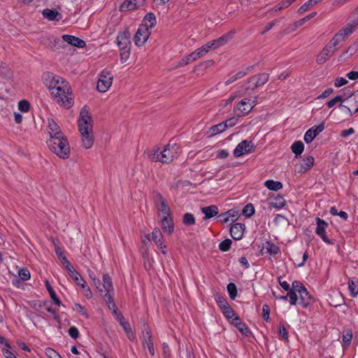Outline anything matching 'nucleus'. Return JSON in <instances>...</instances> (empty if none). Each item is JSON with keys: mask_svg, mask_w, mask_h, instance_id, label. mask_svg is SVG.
<instances>
[{"mask_svg": "<svg viewBox=\"0 0 358 358\" xmlns=\"http://www.w3.org/2000/svg\"><path fill=\"white\" fill-rule=\"evenodd\" d=\"M43 80L55 101L67 108L73 105L70 87L66 81L50 72L43 75Z\"/></svg>", "mask_w": 358, "mask_h": 358, "instance_id": "nucleus-1", "label": "nucleus"}, {"mask_svg": "<svg viewBox=\"0 0 358 358\" xmlns=\"http://www.w3.org/2000/svg\"><path fill=\"white\" fill-rule=\"evenodd\" d=\"M78 127L83 147L86 149L91 148L94 141L92 120L88 110L85 107L83 108L80 110Z\"/></svg>", "mask_w": 358, "mask_h": 358, "instance_id": "nucleus-2", "label": "nucleus"}, {"mask_svg": "<svg viewBox=\"0 0 358 358\" xmlns=\"http://www.w3.org/2000/svg\"><path fill=\"white\" fill-rule=\"evenodd\" d=\"M181 152L180 147L176 143H169L161 150L158 146L155 147L149 153L150 160L169 164L177 159Z\"/></svg>", "mask_w": 358, "mask_h": 358, "instance_id": "nucleus-3", "label": "nucleus"}, {"mask_svg": "<svg viewBox=\"0 0 358 358\" xmlns=\"http://www.w3.org/2000/svg\"><path fill=\"white\" fill-rule=\"evenodd\" d=\"M50 150L62 159H66L70 154V147L67 139L62 135L50 138L48 141Z\"/></svg>", "mask_w": 358, "mask_h": 358, "instance_id": "nucleus-4", "label": "nucleus"}, {"mask_svg": "<svg viewBox=\"0 0 358 358\" xmlns=\"http://www.w3.org/2000/svg\"><path fill=\"white\" fill-rule=\"evenodd\" d=\"M256 101H251L250 99H244L238 101L236 107L234 108V113L238 117L245 116L248 115L256 105Z\"/></svg>", "mask_w": 358, "mask_h": 358, "instance_id": "nucleus-5", "label": "nucleus"}, {"mask_svg": "<svg viewBox=\"0 0 358 358\" xmlns=\"http://www.w3.org/2000/svg\"><path fill=\"white\" fill-rule=\"evenodd\" d=\"M113 76L106 70H103L99 76L96 88L101 92H106L111 86Z\"/></svg>", "mask_w": 358, "mask_h": 358, "instance_id": "nucleus-6", "label": "nucleus"}, {"mask_svg": "<svg viewBox=\"0 0 358 358\" xmlns=\"http://www.w3.org/2000/svg\"><path fill=\"white\" fill-rule=\"evenodd\" d=\"M306 287L299 281H294L292 285V289L288 292L287 296H282V299H286L289 298L291 305H296L298 301V293Z\"/></svg>", "mask_w": 358, "mask_h": 358, "instance_id": "nucleus-7", "label": "nucleus"}, {"mask_svg": "<svg viewBox=\"0 0 358 358\" xmlns=\"http://www.w3.org/2000/svg\"><path fill=\"white\" fill-rule=\"evenodd\" d=\"M93 282L101 293L113 292L112 280L108 274L103 275L102 283L96 278H93Z\"/></svg>", "mask_w": 358, "mask_h": 358, "instance_id": "nucleus-8", "label": "nucleus"}, {"mask_svg": "<svg viewBox=\"0 0 358 358\" xmlns=\"http://www.w3.org/2000/svg\"><path fill=\"white\" fill-rule=\"evenodd\" d=\"M254 149V144L247 140L242 141L234 150V155L236 157H241L245 154L251 153Z\"/></svg>", "mask_w": 358, "mask_h": 358, "instance_id": "nucleus-9", "label": "nucleus"}, {"mask_svg": "<svg viewBox=\"0 0 358 358\" xmlns=\"http://www.w3.org/2000/svg\"><path fill=\"white\" fill-rule=\"evenodd\" d=\"M316 224H317V228L315 229V233L317 235L320 236L322 240L329 245H333L334 244V241L329 239L326 236V229L328 227V223L326 222L324 220L320 219V217L316 218Z\"/></svg>", "mask_w": 358, "mask_h": 358, "instance_id": "nucleus-10", "label": "nucleus"}, {"mask_svg": "<svg viewBox=\"0 0 358 358\" xmlns=\"http://www.w3.org/2000/svg\"><path fill=\"white\" fill-rule=\"evenodd\" d=\"M150 35V32L147 30V28L139 26L134 36L135 44L138 47L143 46L148 39Z\"/></svg>", "mask_w": 358, "mask_h": 358, "instance_id": "nucleus-11", "label": "nucleus"}, {"mask_svg": "<svg viewBox=\"0 0 358 358\" xmlns=\"http://www.w3.org/2000/svg\"><path fill=\"white\" fill-rule=\"evenodd\" d=\"M324 129V124L321 123L309 129L304 134L303 139L306 143H310Z\"/></svg>", "mask_w": 358, "mask_h": 358, "instance_id": "nucleus-12", "label": "nucleus"}, {"mask_svg": "<svg viewBox=\"0 0 358 358\" xmlns=\"http://www.w3.org/2000/svg\"><path fill=\"white\" fill-rule=\"evenodd\" d=\"M143 346L147 348L152 356L155 355V348L152 340V335L148 328H145L143 331Z\"/></svg>", "mask_w": 358, "mask_h": 358, "instance_id": "nucleus-13", "label": "nucleus"}, {"mask_svg": "<svg viewBox=\"0 0 358 358\" xmlns=\"http://www.w3.org/2000/svg\"><path fill=\"white\" fill-rule=\"evenodd\" d=\"M117 46L120 50L130 48V36L127 32L120 33L116 38Z\"/></svg>", "mask_w": 358, "mask_h": 358, "instance_id": "nucleus-14", "label": "nucleus"}, {"mask_svg": "<svg viewBox=\"0 0 358 358\" xmlns=\"http://www.w3.org/2000/svg\"><path fill=\"white\" fill-rule=\"evenodd\" d=\"M152 240L155 243L157 246L162 250L163 254L166 253V245H164L162 234L159 229L155 228L152 232Z\"/></svg>", "mask_w": 358, "mask_h": 358, "instance_id": "nucleus-15", "label": "nucleus"}, {"mask_svg": "<svg viewBox=\"0 0 358 358\" xmlns=\"http://www.w3.org/2000/svg\"><path fill=\"white\" fill-rule=\"evenodd\" d=\"M245 224L242 223H236L230 228V234L234 240H241L244 234Z\"/></svg>", "mask_w": 358, "mask_h": 358, "instance_id": "nucleus-16", "label": "nucleus"}, {"mask_svg": "<svg viewBox=\"0 0 358 358\" xmlns=\"http://www.w3.org/2000/svg\"><path fill=\"white\" fill-rule=\"evenodd\" d=\"M62 39L68 44L72 45L77 48H84L86 45L85 42L75 36L64 34L62 36Z\"/></svg>", "mask_w": 358, "mask_h": 358, "instance_id": "nucleus-17", "label": "nucleus"}, {"mask_svg": "<svg viewBox=\"0 0 358 358\" xmlns=\"http://www.w3.org/2000/svg\"><path fill=\"white\" fill-rule=\"evenodd\" d=\"M156 201L159 203L158 210L163 213L164 216H171L170 208L166 203L165 199L160 194H157L155 197Z\"/></svg>", "mask_w": 358, "mask_h": 358, "instance_id": "nucleus-18", "label": "nucleus"}, {"mask_svg": "<svg viewBox=\"0 0 358 358\" xmlns=\"http://www.w3.org/2000/svg\"><path fill=\"white\" fill-rule=\"evenodd\" d=\"M48 133L50 134V138L60 136L63 135L59 127L52 119H48Z\"/></svg>", "mask_w": 358, "mask_h": 358, "instance_id": "nucleus-19", "label": "nucleus"}, {"mask_svg": "<svg viewBox=\"0 0 358 358\" xmlns=\"http://www.w3.org/2000/svg\"><path fill=\"white\" fill-rule=\"evenodd\" d=\"M212 48V44H210V43H207L206 45H203L201 48H198L196 51L192 52L190 54V57H192V60L195 61L198 59L199 58L203 57L205 55L210 49Z\"/></svg>", "mask_w": 358, "mask_h": 358, "instance_id": "nucleus-20", "label": "nucleus"}, {"mask_svg": "<svg viewBox=\"0 0 358 358\" xmlns=\"http://www.w3.org/2000/svg\"><path fill=\"white\" fill-rule=\"evenodd\" d=\"M334 52V50H331L328 46H325L321 52L317 57V63L319 64H324Z\"/></svg>", "mask_w": 358, "mask_h": 358, "instance_id": "nucleus-21", "label": "nucleus"}, {"mask_svg": "<svg viewBox=\"0 0 358 358\" xmlns=\"http://www.w3.org/2000/svg\"><path fill=\"white\" fill-rule=\"evenodd\" d=\"M162 226L165 233L171 234L173 231L174 225L171 216H164L162 220Z\"/></svg>", "mask_w": 358, "mask_h": 358, "instance_id": "nucleus-22", "label": "nucleus"}, {"mask_svg": "<svg viewBox=\"0 0 358 358\" xmlns=\"http://www.w3.org/2000/svg\"><path fill=\"white\" fill-rule=\"evenodd\" d=\"M42 15L50 21H59L62 19V15L54 9L45 8L42 11Z\"/></svg>", "mask_w": 358, "mask_h": 358, "instance_id": "nucleus-23", "label": "nucleus"}, {"mask_svg": "<svg viewBox=\"0 0 358 358\" xmlns=\"http://www.w3.org/2000/svg\"><path fill=\"white\" fill-rule=\"evenodd\" d=\"M315 159L313 157L308 156L303 159L300 163L299 172L302 173L310 169L314 165Z\"/></svg>", "mask_w": 358, "mask_h": 358, "instance_id": "nucleus-24", "label": "nucleus"}, {"mask_svg": "<svg viewBox=\"0 0 358 358\" xmlns=\"http://www.w3.org/2000/svg\"><path fill=\"white\" fill-rule=\"evenodd\" d=\"M156 22L155 15L152 13H149L144 17L143 22L140 26L147 28V30L149 31L150 29L155 26Z\"/></svg>", "mask_w": 358, "mask_h": 358, "instance_id": "nucleus-25", "label": "nucleus"}, {"mask_svg": "<svg viewBox=\"0 0 358 358\" xmlns=\"http://www.w3.org/2000/svg\"><path fill=\"white\" fill-rule=\"evenodd\" d=\"M298 294L300 295L299 304L301 305L303 307H307L313 301L312 297L308 292L306 288L302 289V291L299 292Z\"/></svg>", "mask_w": 358, "mask_h": 358, "instance_id": "nucleus-26", "label": "nucleus"}, {"mask_svg": "<svg viewBox=\"0 0 358 358\" xmlns=\"http://www.w3.org/2000/svg\"><path fill=\"white\" fill-rule=\"evenodd\" d=\"M268 78H269L268 74L265 73H260L257 76H255L252 78H251V79H250L251 81L252 80L255 81L253 89H256V88L264 85L268 80Z\"/></svg>", "mask_w": 358, "mask_h": 358, "instance_id": "nucleus-27", "label": "nucleus"}, {"mask_svg": "<svg viewBox=\"0 0 358 358\" xmlns=\"http://www.w3.org/2000/svg\"><path fill=\"white\" fill-rule=\"evenodd\" d=\"M117 320L120 322V324L122 327L125 332L128 334V338L131 340L134 336L131 331V327L128 322H127L122 314L117 315Z\"/></svg>", "mask_w": 358, "mask_h": 358, "instance_id": "nucleus-28", "label": "nucleus"}, {"mask_svg": "<svg viewBox=\"0 0 358 358\" xmlns=\"http://www.w3.org/2000/svg\"><path fill=\"white\" fill-rule=\"evenodd\" d=\"M230 322L235 326L242 334L247 335L249 333V329L245 323L242 322L239 317H235Z\"/></svg>", "mask_w": 358, "mask_h": 358, "instance_id": "nucleus-29", "label": "nucleus"}, {"mask_svg": "<svg viewBox=\"0 0 358 358\" xmlns=\"http://www.w3.org/2000/svg\"><path fill=\"white\" fill-rule=\"evenodd\" d=\"M202 213L205 215L204 219H210L218 213V208L216 206H210L201 208Z\"/></svg>", "mask_w": 358, "mask_h": 358, "instance_id": "nucleus-30", "label": "nucleus"}, {"mask_svg": "<svg viewBox=\"0 0 358 358\" xmlns=\"http://www.w3.org/2000/svg\"><path fill=\"white\" fill-rule=\"evenodd\" d=\"M231 38V34L229 33V34H227L226 35H223V36H220V38H218L217 39L212 41L209 43H210V44H212V48H217L225 44L229 41V39H230Z\"/></svg>", "mask_w": 358, "mask_h": 358, "instance_id": "nucleus-31", "label": "nucleus"}, {"mask_svg": "<svg viewBox=\"0 0 358 358\" xmlns=\"http://www.w3.org/2000/svg\"><path fill=\"white\" fill-rule=\"evenodd\" d=\"M348 289L352 297L358 294V279L352 278L348 280Z\"/></svg>", "mask_w": 358, "mask_h": 358, "instance_id": "nucleus-32", "label": "nucleus"}, {"mask_svg": "<svg viewBox=\"0 0 358 358\" xmlns=\"http://www.w3.org/2000/svg\"><path fill=\"white\" fill-rule=\"evenodd\" d=\"M269 205L275 208L280 209L285 206V200L282 196H277L276 197L270 200Z\"/></svg>", "mask_w": 358, "mask_h": 358, "instance_id": "nucleus-33", "label": "nucleus"}, {"mask_svg": "<svg viewBox=\"0 0 358 358\" xmlns=\"http://www.w3.org/2000/svg\"><path fill=\"white\" fill-rule=\"evenodd\" d=\"M45 284L47 290L48 291L49 294H50L51 299L54 301L55 303L57 306L62 305V301L57 296L55 292L54 291L53 288L52 287V286L50 285V284L48 280H45Z\"/></svg>", "mask_w": 358, "mask_h": 358, "instance_id": "nucleus-34", "label": "nucleus"}, {"mask_svg": "<svg viewBox=\"0 0 358 358\" xmlns=\"http://www.w3.org/2000/svg\"><path fill=\"white\" fill-rule=\"evenodd\" d=\"M144 1L145 0H127L122 6L126 7L128 10H133L140 6Z\"/></svg>", "mask_w": 358, "mask_h": 358, "instance_id": "nucleus-35", "label": "nucleus"}, {"mask_svg": "<svg viewBox=\"0 0 358 358\" xmlns=\"http://www.w3.org/2000/svg\"><path fill=\"white\" fill-rule=\"evenodd\" d=\"M264 185L270 190L278 191L282 188V182L279 181H274L272 180H266Z\"/></svg>", "mask_w": 358, "mask_h": 358, "instance_id": "nucleus-36", "label": "nucleus"}, {"mask_svg": "<svg viewBox=\"0 0 358 358\" xmlns=\"http://www.w3.org/2000/svg\"><path fill=\"white\" fill-rule=\"evenodd\" d=\"M352 338V333L351 330H345L343 332V336H342V341H343V349L348 348L350 346L351 343V341Z\"/></svg>", "mask_w": 358, "mask_h": 358, "instance_id": "nucleus-37", "label": "nucleus"}, {"mask_svg": "<svg viewBox=\"0 0 358 358\" xmlns=\"http://www.w3.org/2000/svg\"><path fill=\"white\" fill-rule=\"evenodd\" d=\"M292 151L295 154L296 157L301 155L304 150L303 143L301 141H295L291 147Z\"/></svg>", "mask_w": 358, "mask_h": 358, "instance_id": "nucleus-38", "label": "nucleus"}, {"mask_svg": "<svg viewBox=\"0 0 358 358\" xmlns=\"http://www.w3.org/2000/svg\"><path fill=\"white\" fill-rule=\"evenodd\" d=\"M343 37L341 36V34L337 33L331 40L328 43L327 46L331 50H334V48H336L341 41H343Z\"/></svg>", "mask_w": 358, "mask_h": 358, "instance_id": "nucleus-39", "label": "nucleus"}, {"mask_svg": "<svg viewBox=\"0 0 358 358\" xmlns=\"http://www.w3.org/2000/svg\"><path fill=\"white\" fill-rule=\"evenodd\" d=\"M266 249L267 252L272 255H277L280 252V248L271 241L266 242Z\"/></svg>", "mask_w": 358, "mask_h": 358, "instance_id": "nucleus-40", "label": "nucleus"}, {"mask_svg": "<svg viewBox=\"0 0 358 358\" xmlns=\"http://www.w3.org/2000/svg\"><path fill=\"white\" fill-rule=\"evenodd\" d=\"M293 1H294V0L282 1L280 2L278 4H277L272 9H271V12H277V11L281 10L284 8H286L289 7Z\"/></svg>", "mask_w": 358, "mask_h": 358, "instance_id": "nucleus-41", "label": "nucleus"}, {"mask_svg": "<svg viewBox=\"0 0 358 358\" xmlns=\"http://www.w3.org/2000/svg\"><path fill=\"white\" fill-rule=\"evenodd\" d=\"M355 25L352 24H348L346 26L343 27L338 33L341 34V36L345 38V36H348L352 34L355 28Z\"/></svg>", "mask_w": 358, "mask_h": 358, "instance_id": "nucleus-42", "label": "nucleus"}, {"mask_svg": "<svg viewBox=\"0 0 358 358\" xmlns=\"http://www.w3.org/2000/svg\"><path fill=\"white\" fill-rule=\"evenodd\" d=\"M222 311L224 317L229 321L232 320L234 317H237L236 313L230 307V306L225 307L224 309L222 310Z\"/></svg>", "mask_w": 358, "mask_h": 358, "instance_id": "nucleus-43", "label": "nucleus"}, {"mask_svg": "<svg viewBox=\"0 0 358 358\" xmlns=\"http://www.w3.org/2000/svg\"><path fill=\"white\" fill-rule=\"evenodd\" d=\"M247 72L241 71L236 73L235 75L231 76L228 80H226L225 85H229L234 83V81L241 79L243 78L245 75H246Z\"/></svg>", "mask_w": 358, "mask_h": 358, "instance_id": "nucleus-44", "label": "nucleus"}, {"mask_svg": "<svg viewBox=\"0 0 358 358\" xmlns=\"http://www.w3.org/2000/svg\"><path fill=\"white\" fill-rule=\"evenodd\" d=\"M227 129V126L223 122H221L220 124H217L216 125L213 126L210 128V130L212 131V134L215 135L217 134H220L225 131Z\"/></svg>", "mask_w": 358, "mask_h": 358, "instance_id": "nucleus-45", "label": "nucleus"}, {"mask_svg": "<svg viewBox=\"0 0 358 358\" xmlns=\"http://www.w3.org/2000/svg\"><path fill=\"white\" fill-rule=\"evenodd\" d=\"M317 15L316 12H313L310 14L308 15L307 16L299 20L298 21L294 22L295 27H299L302 26L305 22L310 20L311 18L314 17Z\"/></svg>", "mask_w": 358, "mask_h": 358, "instance_id": "nucleus-46", "label": "nucleus"}, {"mask_svg": "<svg viewBox=\"0 0 358 358\" xmlns=\"http://www.w3.org/2000/svg\"><path fill=\"white\" fill-rule=\"evenodd\" d=\"M242 213L246 217H251L255 213V208L252 204H247L243 209Z\"/></svg>", "mask_w": 358, "mask_h": 358, "instance_id": "nucleus-47", "label": "nucleus"}, {"mask_svg": "<svg viewBox=\"0 0 358 358\" xmlns=\"http://www.w3.org/2000/svg\"><path fill=\"white\" fill-rule=\"evenodd\" d=\"M183 223L187 226H191L194 224L195 218L194 216L189 213H187L183 215Z\"/></svg>", "mask_w": 358, "mask_h": 358, "instance_id": "nucleus-48", "label": "nucleus"}, {"mask_svg": "<svg viewBox=\"0 0 358 358\" xmlns=\"http://www.w3.org/2000/svg\"><path fill=\"white\" fill-rule=\"evenodd\" d=\"M231 243V240L225 239L219 244V249L222 252H227L230 249Z\"/></svg>", "mask_w": 358, "mask_h": 358, "instance_id": "nucleus-49", "label": "nucleus"}, {"mask_svg": "<svg viewBox=\"0 0 358 358\" xmlns=\"http://www.w3.org/2000/svg\"><path fill=\"white\" fill-rule=\"evenodd\" d=\"M215 299L216 302L217 303L219 307L221 310L224 309L225 307L229 306L227 301L221 295H216L215 296Z\"/></svg>", "mask_w": 358, "mask_h": 358, "instance_id": "nucleus-50", "label": "nucleus"}, {"mask_svg": "<svg viewBox=\"0 0 358 358\" xmlns=\"http://www.w3.org/2000/svg\"><path fill=\"white\" fill-rule=\"evenodd\" d=\"M227 291L229 292V296L231 299H234L237 296V289L236 286L234 283H229L227 285Z\"/></svg>", "mask_w": 358, "mask_h": 358, "instance_id": "nucleus-51", "label": "nucleus"}, {"mask_svg": "<svg viewBox=\"0 0 358 358\" xmlns=\"http://www.w3.org/2000/svg\"><path fill=\"white\" fill-rule=\"evenodd\" d=\"M345 99L341 95H337L334 99H331L327 102V106L329 108H332L338 102H343Z\"/></svg>", "mask_w": 358, "mask_h": 358, "instance_id": "nucleus-52", "label": "nucleus"}, {"mask_svg": "<svg viewBox=\"0 0 358 358\" xmlns=\"http://www.w3.org/2000/svg\"><path fill=\"white\" fill-rule=\"evenodd\" d=\"M18 275L22 280H27L30 278V273L26 268L19 269Z\"/></svg>", "mask_w": 358, "mask_h": 358, "instance_id": "nucleus-53", "label": "nucleus"}, {"mask_svg": "<svg viewBox=\"0 0 358 358\" xmlns=\"http://www.w3.org/2000/svg\"><path fill=\"white\" fill-rule=\"evenodd\" d=\"M313 6H314L313 3L310 1V0H308L298 9V13L303 14V13L309 10L310 8H313Z\"/></svg>", "mask_w": 358, "mask_h": 358, "instance_id": "nucleus-54", "label": "nucleus"}, {"mask_svg": "<svg viewBox=\"0 0 358 358\" xmlns=\"http://www.w3.org/2000/svg\"><path fill=\"white\" fill-rule=\"evenodd\" d=\"M30 108L29 103L26 100H22L18 103V108L22 112H28Z\"/></svg>", "mask_w": 358, "mask_h": 358, "instance_id": "nucleus-55", "label": "nucleus"}, {"mask_svg": "<svg viewBox=\"0 0 358 358\" xmlns=\"http://www.w3.org/2000/svg\"><path fill=\"white\" fill-rule=\"evenodd\" d=\"M80 287H82L83 290H82V292L83 294H84V296L87 298V299H90L92 298V292H91V289H90L89 287L86 286L85 285V282L83 281V284L80 285Z\"/></svg>", "mask_w": 358, "mask_h": 358, "instance_id": "nucleus-56", "label": "nucleus"}, {"mask_svg": "<svg viewBox=\"0 0 358 358\" xmlns=\"http://www.w3.org/2000/svg\"><path fill=\"white\" fill-rule=\"evenodd\" d=\"M120 60L122 63H124L130 55V48L120 50Z\"/></svg>", "mask_w": 358, "mask_h": 358, "instance_id": "nucleus-57", "label": "nucleus"}, {"mask_svg": "<svg viewBox=\"0 0 358 358\" xmlns=\"http://www.w3.org/2000/svg\"><path fill=\"white\" fill-rule=\"evenodd\" d=\"M70 276L73 279V280L78 285L80 286L83 284V281H85L82 278L81 275L76 271L73 273H71Z\"/></svg>", "mask_w": 358, "mask_h": 358, "instance_id": "nucleus-58", "label": "nucleus"}, {"mask_svg": "<svg viewBox=\"0 0 358 358\" xmlns=\"http://www.w3.org/2000/svg\"><path fill=\"white\" fill-rule=\"evenodd\" d=\"M349 101L350 103H355V106H357V108L355 110L353 113H355L358 111V91L354 92L352 95L349 97Z\"/></svg>", "mask_w": 358, "mask_h": 358, "instance_id": "nucleus-59", "label": "nucleus"}, {"mask_svg": "<svg viewBox=\"0 0 358 358\" xmlns=\"http://www.w3.org/2000/svg\"><path fill=\"white\" fill-rule=\"evenodd\" d=\"M231 212H226L224 213H222L219 215V218L220 219V221L223 223H227L229 222H231Z\"/></svg>", "mask_w": 358, "mask_h": 358, "instance_id": "nucleus-60", "label": "nucleus"}, {"mask_svg": "<svg viewBox=\"0 0 358 358\" xmlns=\"http://www.w3.org/2000/svg\"><path fill=\"white\" fill-rule=\"evenodd\" d=\"M263 318L265 321L268 322L270 315V308L267 304H264L262 306Z\"/></svg>", "mask_w": 358, "mask_h": 358, "instance_id": "nucleus-61", "label": "nucleus"}, {"mask_svg": "<svg viewBox=\"0 0 358 358\" xmlns=\"http://www.w3.org/2000/svg\"><path fill=\"white\" fill-rule=\"evenodd\" d=\"M65 264V268L68 271L69 274L71 275V273H73L76 271L73 266L70 264V262L68 261L66 257H63V263Z\"/></svg>", "mask_w": 358, "mask_h": 358, "instance_id": "nucleus-62", "label": "nucleus"}, {"mask_svg": "<svg viewBox=\"0 0 358 358\" xmlns=\"http://www.w3.org/2000/svg\"><path fill=\"white\" fill-rule=\"evenodd\" d=\"M45 354L50 357V358H61L60 355L53 349L50 348H47L45 349Z\"/></svg>", "mask_w": 358, "mask_h": 358, "instance_id": "nucleus-63", "label": "nucleus"}, {"mask_svg": "<svg viewBox=\"0 0 358 358\" xmlns=\"http://www.w3.org/2000/svg\"><path fill=\"white\" fill-rule=\"evenodd\" d=\"M75 310L78 313H79L80 314L83 315L85 318H88L89 317V315L85 311L84 307H83L80 303H76L75 304Z\"/></svg>", "mask_w": 358, "mask_h": 358, "instance_id": "nucleus-64", "label": "nucleus"}]
</instances>
